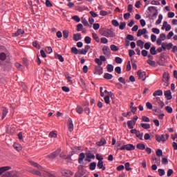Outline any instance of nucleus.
<instances>
[{
    "instance_id": "obj_48",
    "label": "nucleus",
    "mask_w": 177,
    "mask_h": 177,
    "mask_svg": "<svg viewBox=\"0 0 177 177\" xmlns=\"http://www.w3.org/2000/svg\"><path fill=\"white\" fill-rule=\"evenodd\" d=\"M95 158H96V160H97L98 161H103V156L99 153L96 154Z\"/></svg>"
},
{
    "instance_id": "obj_53",
    "label": "nucleus",
    "mask_w": 177,
    "mask_h": 177,
    "mask_svg": "<svg viewBox=\"0 0 177 177\" xmlns=\"http://www.w3.org/2000/svg\"><path fill=\"white\" fill-rule=\"evenodd\" d=\"M50 138H57V134L55 131H50L49 133Z\"/></svg>"
},
{
    "instance_id": "obj_4",
    "label": "nucleus",
    "mask_w": 177,
    "mask_h": 177,
    "mask_svg": "<svg viewBox=\"0 0 177 177\" xmlns=\"http://www.w3.org/2000/svg\"><path fill=\"white\" fill-rule=\"evenodd\" d=\"M172 46H174V44L172 43H167V42H163L162 44V48L163 50H165L167 49V50H171L172 49Z\"/></svg>"
},
{
    "instance_id": "obj_62",
    "label": "nucleus",
    "mask_w": 177,
    "mask_h": 177,
    "mask_svg": "<svg viewBox=\"0 0 177 177\" xmlns=\"http://www.w3.org/2000/svg\"><path fill=\"white\" fill-rule=\"evenodd\" d=\"M152 32H153L154 34H160V29L156 28H153Z\"/></svg>"
},
{
    "instance_id": "obj_3",
    "label": "nucleus",
    "mask_w": 177,
    "mask_h": 177,
    "mask_svg": "<svg viewBox=\"0 0 177 177\" xmlns=\"http://www.w3.org/2000/svg\"><path fill=\"white\" fill-rule=\"evenodd\" d=\"M102 35L104 37H111V38H113L114 37V32H113V30H110V29H107L103 31L102 32Z\"/></svg>"
},
{
    "instance_id": "obj_37",
    "label": "nucleus",
    "mask_w": 177,
    "mask_h": 177,
    "mask_svg": "<svg viewBox=\"0 0 177 177\" xmlns=\"http://www.w3.org/2000/svg\"><path fill=\"white\" fill-rule=\"evenodd\" d=\"M151 55H157V50H156V46H152L150 48Z\"/></svg>"
},
{
    "instance_id": "obj_27",
    "label": "nucleus",
    "mask_w": 177,
    "mask_h": 177,
    "mask_svg": "<svg viewBox=\"0 0 177 177\" xmlns=\"http://www.w3.org/2000/svg\"><path fill=\"white\" fill-rule=\"evenodd\" d=\"M106 68L109 73H113V71H114V66L111 64H108Z\"/></svg>"
},
{
    "instance_id": "obj_24",
    "label": "nucleus",
    "mask_w": 177,
    "mask_h": 177,
    "mask_svg": "<svg viewBox=\"0 0 177 177\" xmlns=\"http://www.w3.org/2000/svg\"><path fill=\"white\" fill-rule=\"evenodd\" d=\"M137 149L139 150H145L146 149V145L143 143H140L136 145Z\"/></svg>"
},
{
    "instance_id": "obj_35",
    "label": "nucleus",
    "mask_w": 177,
    "mask_h": 177,
    "mask_svg": "<svg viewBox=\"0 0 177 177\" xmlns=\"http://www.w3.org/2000/svg\"><path fill=\"white\" fill-rule=\"evenodd\" d=\"M92 36L95 39V41H96V42H100V38H99V36H97V34L92 33Z\"/></svg>"
},
{
    "instance_id": "obj_34",
    "label": "nucleus",
    "mask_w": 177,
    "mask_h": 177,
    "mask_svg": "<svg viewBox=\"0 0 177 177\" xmlns=\"http://www.w3.org/2000/svg\"><path fill=\"white\" fill-rule=\"evenodd\" d=\"M141 127L144 128V129H150V124L148 123H142Z\"/></svg>"
},
{
    "instance_id": "obj_56",
    "label": "nucleus",
    "mask_w": 177,
    "mask_h": 177,
    "mask_svg": "<svg viewBox=\"0 0 177 177\" xmlns=\"http://www.w3.org/2000/svg\"><path fill=\"white\" fill-rule=\"evenodd\" d=\"M101 44H107L109 42V40L106 37H102L100 39Z\"/></svg>"
},
{
    "instance_id": "obj_60",
    "label": "nucleus",
    "mask_w": 177,
    "mask_h": 177,
    "mask_svg": "<svg viewBox=\"0 0 177 177\" xmlns=\"http://www.w3.org/2000/svg\"><path fill=\"white\" fill-rule=\"evenodd\" d=\"M126 171H131V167L129 162H126L124 165Z\"/></svg>"
},
{
    "instance_id": "obj_22",
    "label": "nucleus",
    "mask_w": 177,
    "mask_h": 177,
    "mask_svg": "<svg viewBox=\"0 0 177 177\" xmlns=\"http://www.w3.org/2000/svg\"><path fill=\"white\" fill-rule=\"evenodd\" d=\"M165 58L162 57V56H161V57L160 58L159 61L158 62V64L159 66H165Z\"/></svg>"
},
{
    "instance_id": "obj_63",
    "label": "nucleus",
    "mask_w": 177,
    "mask_h": 177,
    "mask_svg": "<svg viewBox=\"0 0 177 177\" xmlns=\"http://www.w3.org/2000/svg\"><path fill=\"white\" fill-rule=\"evenodd\" d=\"M82 28H84V26L81 24H77V31H82Z\"/></svg>"
},
{
    "instance_id": "obj_26",
    "label": "nucleus",
    "mask_w": 177,
    "mask_h": 177,
    "mask_svg": "<svg viewBox=\"0 0 177 177\" xmlns=\"http://www.w3.org/2000/svg\"><path fill=\"white\" fill-rule=\"evenodd\" d=\"M148 10L149 12H151V10H156V12L154 13V16H157V15H158V10L154 6L149 7Z\"/></svg>"
},
{
    "instance_id": "obj_31",
    "label": "nucleus",
    "mask_w": 177,
    "mask_h": 177,
    "mask_svg": "<svg viewBox=\"0 0 177 177\" xmlns=\"http://www.w3.org/2000/svg\"><path fill=\"white\" fill-rule=\"evenodd\" d=\"M76 111L78 114H82L84 113V109L81 106H77L76 108Z\"/></svg>"
},
{
    "instance_id": "obj_14",
    "label": "nucleus",
    "mask_w": 177,
    "mask_h": 177,
    "mask_svg": "<svg viewBox=\"0 0 177 177\" xmlns=\"http://www.w3.org/2000/svg\"><path fill=\"white\" fill-rule=\"evenodd\" d=\"M106 143H107V141H106V139H104V138H102L100 141L96 142V145L97 146L100 147V146H104Z\"/></svg>"
},
{
    "instance_id": "obj_47",
    "label": "nucleus",
    "mask_w": 177,
    "mask_h": 177,
    "mask_svg": "<svg viewBox=\"0 0 177 177\" xmlns=\"http://www.w3.org/2000/svg\"><path fill=\"white\" fill-rule=\"evenodd\" d=\"M125 26H127V23H125V22H120V24L119 26L120 30H124V28H125Z\"/></svg>"
},
{
    "instance_id": "obj_50",
    "label": "nucleus",
    "mask_w": 177,
    "mask_h": 177,
    "mask_svg": "<svg viewBox=\"0 0 177 177\" xmlns=\"http://www.w3.org/2000/svg\"><path fill=\"white\" fill-rule=\"evenodd\" d=\"M144 47L147 50L150 49V48H151V43H149V42L145 43Z\"/></svg>"
},
{
    "instance_id": "obj_13",
    "label": "nucleus",
    "mask_w": 177,
    "mask_h": 177,
    "mask_svg": "<svg viewBox=\"0 0 177 177\" xmlns=\"http://www.w3.org/2000/svg\"><path fill=\"white\" fill-rule=\"evenodd\" d=\"M147 32V30L146 28L140 29L138 31L137 37H142V35H145Z\"/></svg>"
},
{
    "instance_id": "obj_12",
    "label": "nucleus",
    "mask_w": 177,
    "mask_h": 177,
    "mask_svg": "<svg viewBox=\"0 0 177 177\" xmlns=\"http://www.w3.org/2000/svg\"><path fill=\"white\" fill-rule=\"evenodd\" d=\"M165 96L167 100H171V99H172V93H171V90L165 91Z\"/></svg>"
},
{
    "instance_id": "obj_46",
    "label": "nucleus",
    "mask_w": 177,
    "mask_h": 177,
    "mask_svg": "<svg viewBox=\"0 0 177 177\" xmlns=\"http://www.w3.org/2000/svg\"><path fill=\"white\" fill-rule=\"evenodd\" d=\"M86 156L87 157V158H92L93 160H94L95 158V155L91 153H86Z\"/></svg>"
},
{
    "instance_id": "obj_32",
    "label": "nucleus",
    "mask_w": 177,
    "mask_h": 177,
    "mask_svg": "<svg viewBox=\"0 0 177 177\" xmlns=\"http://www.w3.org/2000/svg\"><path fill=\"white\" fill-rule=\"evenodd\" d=\"M145 44V42L142 41L141 39L137 41V46H139L141 49H143V45Z\"/></svg>"
},
{
    "instance_id": "obj_11",
    "label": "nucleus",
    "mask_w": 177,
    "mask_h": 177,
    "mask_svg": "<svg viewBox=\"0 0 177 177\" xmlns=\"http://www.w3.org/2000/svg\"><path fill=\"white\" fill-rule=\"evenodd\" d=\"M136 124V121L135 120H129L127 121V127L129 129H133V127Z\"/></svg>"
},
{
    "instance_id": "obj_16",
    "label": "nucleus",
    "mask_w": 177,
    "mask_h": 177,
    "mask_svg": "<svg viewBox=\"0 0 177 177\" xmlns=\"http://www.w3.org/2000/svg\"><path fill=\"white\" fill-rule=\"evenodd\" d=\"M97 167V168H99V169H102V171H106V167L103 165V160L98 161Z\"/></svg>"
},
{
    "instance_id": "obj_1",
    "label": "nucleus",
    "mask_w": 177,
    "mask_h": 177,
    "mask_svg": "<svg viewBox=\"0 0 177 177\" xmlns=\"http://www.w3.org/2000/svg\"><path fill=\"white\" fill-rule=\"evenodd\" d=\"M168 138H169V136L168 135H165V134H162L161 136L156 134V139L157 140V142H167V140H168Z\"/></svg>"
},
{
    "instance_id": "obj_44",
    "label": "nucleus",
    "mask_w": 177,
    "mask_h": 177,
    "mask_svg": "<svg viewBox=\"0 0 177 177\" xmlns=\"http://www.w3.org/2000/svg\"><path fill=\"white\" fill-rule=\"evenodd\" d=\"M111 50L113 52H117V50H118V47H117V46H115L114 44H112V45H111Z\"/></svg>"
},
{
    "instance_id": "obj_64",
    "label": "nucleus",
    "mask_w": 177,
    "mask_h": 177,
    "mask_svg": "<svg viewBox=\"0 0 177 177\" xmlns=\"http://www.w3.org/2000/svg\"><path fill=\"white\" fill-rule=\"evenodd\" d=\"M115 73H117L118 74H121V67L117 66V67L115 68Z\"/></svg>"
},
{
    "instance_id": "obj_45",
    "label": "nucleus",
    "mask_w": 177,
    "mask_h": 177,
    "mask_svg": "<svg viewBox=\"0 0 177 177\" xmlns=\"http://www.w3.org/2000/svg\"><path fill=\"white\" fill-rule=\"evenodd\" d=\"M72 19L73 20H75V21H77V23H80L81 21V19L77 15L72 17Z\"/></svg>"
},
{
    "instance_id": "obj_59",
    "label": "nucleus",
    "mask_w": 177,
    "mask_h": 177,
    "mask_svg": "<svg viewBox=\"0 0 177 177\" xmlns=\"http://www.w3.org/2000/svg\"><path fill=\"white\" fill-rule=\"evenodd\" d=\"M165 110H166V111H167V113H169V114L172 113V111H173L172 107L167 106L165 107Z\"/></svg>"
},
{
    "instance_id": "obj_19",
    "label": "nucleus",
    "mask_w": 177,
    "mask_h": 177,
    "mask_svg": "<svg viewBox=\"0 0 177 177\" xmlns=\"http://www.w3.org/2000/svg\"><path fill=\"white\" fill-rule=\"evenodd\" d=\"M84 158H85V153H80L79 158H78L79 164H82V162L84 161Z\"/></svg>"
},
{
    "instance_id": "obj_18",
    "label": "nucleus",
    "mask_w": 177,
    "mask_h": 177,
    "mask_svg": "<svg viewBox=\"0 0 177 177\" xmlns=\"http://www.w3.org/2000/svg\"><path fill=\"white\" fill-rule=\"evenodd\" d=\"M8 56V53H4L3 51H1L0 53V60L2 62H4V60H6V57Z\"/></svg>"
},
{
    "instance_id": "obj_2",
    "label": "nucleus",
    "mask_w": 177,
    "mask_h": 177,
    "mask_svg": "<svg viewBox=\"0 0 177 177\" xmlns=\"http://www.w3.org/2000/svg\"><path fill=\"white\" fill-rule=\"evenodd\" d=\"M136 147L132 144H127L122 146L119 148V150H127V151H131L132 150H135Z\"/></svg>"
},
{
    "instance_id": "obj_5",
    "label": "nucleus",
    "mask_w": 177,
    "mask_h": 177,
    "mask_svg": "<svg viewBox=\"0 0 177 177\" xmlns=\"http://www.w3.org/2000/svg\"><path fill=\"white\" fill-rule=\"evenodd\" d=\"M60 149H57L56 151H55L54 152L51 153L50 154L48 155V158H56V157H57V156H59V154H60Z\"/></svg>"
},
{
    "instance_id": "obj_42",
    "label": "nucleus",
    "mask_w": 177,
    "mask_h": 177,
    "mask_svg": "<svg viewBox=\"0 0 177 177\" xmlns=\"http://www.w3.org/2000/svg\"><path fill=\"white\" fill-rule=\"evenodd\" d=\"M32 46L34 48H36L37 49H41V46H39V44H38V41H33Z\"/></svg>"
},
{
    "instance_id": "obj_61",
    "label": "nucleus",
    "mask_w": 177,
    "mask_h": 177,
    "mask_svg": "<svg viewBox=\"0 0 177 177\" xmlns=\"http://www.w3.org/2000/svg\"><path fill=\"white\" fill-rule=\"evenodd\" d=\"M66 78L68 80V82L70 84H73V80H71V77L68 74L65 75Z\"/></svg>"
},
{
    "instance_id": "obj_41",
    "label": "nucleus",
    "mask_w": 177,
    "mask_h": 177,
    "mask_svg": "<svg viewBox=\"0 0 177 177\" xmlns=\"http://www.w3.org/2000/svg\"><path fill=\"white\" fill-rule=\"evenodd\" d=\"M162 21V15L160 14L158 15V19L156 21V24H161Z\"/></svg>"
},
{
    "instance_id": "obj_49",
    "label": "nucleus",
    "mask_w": 177,
    "mask_h": 177,
    "mask_svg": "<svg viewBox=\"0 0 177 177\" xmlns=\"http://www.w3.org/2000/svg\"><path fill=\"white\" fill-rule=\"evenodd\" d=\"M56 58L58 59L59 62H64V58H63V56H62V55L57 54Z\"/></svg>"
},
{
    "instance_id": "obj_20",
    "label": "nucleus",
    "mask_w": 177,
    "mask_h": 177,
    "mask_svg": "<svg viewBox=\"0 0 177 177\" xmlns=\"http://www.w3.org/2000/svg\"><path fill=\"white\" fill-rule=\"evenodd\" d=\"M80 39H82V37L81 36V34L77 33L73 35V40L74 41H80Z\"/></svg>"
},
{
    "instance_id": "obj_17",
    "label": "nucleus",
    "mask_w": 177,
    "mask_h": 177,
    "mask_svg": "<svg viewBox=\"0 0 177 177\" xmlns=\"http://www.w3.org/2000/svg\"><path fill=\"white\" fill-rule=\"evenodd\" d=\"M24 34V30L23 29H18L17 31L13 33L14 37H19V35H23Z\"/></svg>"
},
{
    "instance_id": "obj_30",
    "label": "nucleus",
    "mask_w": 177,
    "mask_h": 177,
    "mask_svg": "<svg viewBox=\"0 0 177 177\" xmlns=\"http://www.w3.org/2000/svg\"><path fill=\"white\" fill-rule=\"evenodd\" d=\"M2 177H19L17 175L11 174L10 172L6 173L5 174L2 175Z\"/></svg>"
},
{
    "instance_id": "obj_43",
    "label": "nucleus",
    "mask_w": 177,
    "mask_h": 177,
    "mask_svg": "<svg viewBox=\"0 0 177 177\" xmlns=\"http://www.w3.org/2000/svg\"><path fill=\"white\" fill-rule=\"evenodd\" d=\"M82 23L84 26H89V24L88 23V21L86 19L82 17Z\"/></svg>"
},
{
    "instance_id": "obj_36",
    "label": "nucleus",
    "mask_w": 177,
    "mask_h": 177,
    "mask_svg": "<svg viewBox=\"0 0 177 177\" xmlns=\"http://www.w3.org/2000/svg\"><path fill=\"white\" fill-rule=\"evenodd\" d=\"M82 176H84V174L82 173V170L77 171L75 174V177H82Z\"/></svg>"
},
{
    "instance_id": "obj_7",
    "label": "nucleus",
    "mask_w": 177,
    "mask_h": 177,
    "mask_svg": "<svg viewBox=\"0 0 177 177\" xmlns=\"http://www.w3.org/2000/svg\"><path fill=\"white\" fill-rule=\"evenodd\" d=\"M68 129L69 132L74 131V124H73V120L71 118L68 120Z\"/></svg>"
},
{
    "instance_id": "obj_39",
    "label": "nucleus",
    "mask_w": 177,
    "mask_h": 177,
    "mask_svg": "<svg viewBox=\"0 0 177 177\" xmlns=\"http://www.w3.org/2000/svg\"><path fill=\"white\" fill-rule=\"evenodd\" d=\"M158 172L159 174V176H164V175H165V170L162 169H159Z\"/></svg>"
},
{
    "instance_id": "obj_29",
    "label": "nucleus",
    "mask_w": 177,
    "mask_h": 177,
    "mask_svg": "<svg viewBox=\"0 0 177 177\" xmlns=\"http://www.w3.org/2000/svg\"><path fill=\"white\" fill-rule=\"evenodd\" d=\"M104 78L105 80H111L113 78V75H111L109 73H104Z\"/></svg>"
},
{
    "instance_id": "obj_38",
    "label": "nucleus",
    "mask_w": 177,
    "mask_h": 177,
    "mask_svg": "<svg viewBox=\"0 0 177 177\" xmlns=\"http://www.w3.org/2000/svg\"><path fill=\"white\" fill-rule=\"evenodd\" d=\"M84 42L88 44H91V42H92V39L89 36H86L84 38Z\"/></svg>"
},
{
    "instance_id": "obj_21",
    "label": "nucleus",
    "mask_w": 177,
    "mask_h": 177,
    "mask_svg": "<svg viewBox=\"0 0 177 177\" xmlns=\"http://www.w3.org/2000/svg\"><path fill=\"white\" fill-rule=\"evenodd\" d=\"M163 81H165L166 82H168L169 81V73L165 72L163 73Z\"/></svg>"
},
{
    "instance_id": "obj_8",
    "label": "nucleus",
    "mask_w": 177,
    "mask_h": 177,
    "mask_svg": "<svg viewBox=\"0 0 177 177\" xmlns=\"http://www.w3.org/2000/svg\"><path fill=\"white\" fill-rule=\"evenodd\" d=\"M102 52L105 56H110V55L111 54V52L110 51V48H109V46H104L103 47Z\"/></svg>"
},
{
    "instance_id": "obj_15",
    "label": "nucleus",
    "mask_w": 177,
    "mask_h": 177,
    "mask_svg": "<svg viewBox=\"0 0 177 177\" xmlns=\"http://www.w3.org/2000/svg\"><path fill=\"white\" fill-rule=\"evenodd\" d=\"M10 169H11V167L9 166L0 167V176L2 175L3 172H6V171H9Z\"/></svg>"
},
{
    "instance_id": "obj_25",
    "label": "nucleus",
    "mask_w": 177,
    "mask_h": 177,
    "mask_svg": "<svg viewBox=\"0 0 177 177\" xmlns=\"http://www.w3.org/2000/svg\"><path fill=\"white\" fill-rule=\"evenodd\" d=\"M153 96H162V90H157L153 93Z\"/></svg>"
},
{
    "instance_id": "obj_10",
    "label": "nucleus",
    "mask_w": 177,
    "mask_h": 177,
    "mask_svg": "<svg viewBox=\"0 0 177 177\" xmlns=\"http://www.w3.org/2000/svg\"><path fill=\"white\" fill-rule=\"evenodd\" d=\"M29 162L33 167H35L36 168H37V169H39V171H44V168H42V166L39 165L38 163H37L32 160H29Z\"/></svg>"
},
{
    "instance_id": "obj_55",
    "label": "nucleus",
    "mask_w": 177,
    "mask_h": 177,
    "mask_svg": "<svg viewBox=\"0 0 177 177\" xmlns=\"http://www.w3.org/2000/svg\"><path fill=\"white\" fill-rule=\"evenodd\" d=\"M95 62L97 64H98L99 66H102V64H103V62H102V60H100V59L99 58H95Z\"/></svg>"
},
{
    "instance_id": "obj_40",
    "label": "nucleus",
    "mask_w": 177,
    "mask_h": 177,
    "mask_svg": "<svg viewBox=\"0 0 177 177\" xmlns=\"http://www.w3.org/2000/svg\"><path fill=\"white\" fill-rule=\"evenodd\" d=\"M68 35H70V32H68V30H64L63 31V37L65 39L68 38Z\"/></svg>"
},
{
    "instance_id": "obj_58",
    "label": "nucleus",
    "mask_w": 177,
    "mask_h": 177,
    "mask_svg": "<svg viewBox=\"0 0 177 177\" xmlns=\"http://www.w3.org/2000/svg\"><path fill=\"white\" fill-rule=\"evenodd\" d=\"M126 39H127V41H133L134 39L133 35H127Z\"/></svg>"
},
{
    "instance_id": "obj_33",
    "label": "nucleus",
    "mask_w": 177,
    "mask_h": 177,
    "mask_svg": "<svg viewBox=\"0 0 177 177\" xmlns=\"http://www.w3.org/2000/svg\"><path fill=\"white\" fill-rule=\"evenodd\" d=\"M8 111H9L8 110V109H6V108H3L2 120H3V118H5V117H6V115L8 114Z\"/></svg>"
},
{
    "instance_id": "obj_9",
    "label": "nucleus",
    "mask_w": 177,
    "mask_h": 177,
    "mask_svg": "<svg viewBox=\"0 0 177 177\" xmlns=\"http://www.w3.org/2000/svg\"><path fill=\"white\" fill-rule=\"evenodd\" d=\"M61 174H62L64 176H67V175H71V176H73L74 175V172L66 169H62Z\"/></svg>"
},
{
    "instance_id": "obj_28",
    "label": "nucleus",
    "mask_w": 177,
    "mask_h": 177,
    "mask_svg": "<svg viewBox=\"0 0 177 177\" xmlns=\"http://www.w3.org/2000/svg\"><path fill=\"white\" fill-rule=\"evenodd\" d=\"M71 53H74V55H80V50H78L77 47H73L71 48Z\"/></svg>"
},
{
    "instance_id": "obj_23",
    "label": "nucleus",
    "mask_w": 177,
    "mask_h": 177,
    "mask_svg": "<svg viewBox=\"0 0 177 177\" xmlns=\"http://www.w3.org/2000/svg\"><path fill=\"white\" fill-rule=\"evenodd\" d=\"M96 165H97L96 162H91L89 165V169H91V171H95V169H96Z\"/></svg>"
},
{
    "instance_id": "obj_6",
    "label": "nucleus",
    "mask_w": 177,
    "mask_h": 177,
    "mask_svg": "<svg viewBox=\"0 0 177 177\" xmlns=\"http://www.w3.org/2000/svg\"><path fill=\"white\" fill-rule=\"evenodd\" d=\"M137 75L139 77V80H141L142 81H145L146 80V72L138 71Z\"/></svg>"
},
{
    "instance_id": "obj_51",
    "label": "nucleus",
    "mask_w": 177,
    "mask_h": 177,
    "mask_svg": "<svg viewBox=\"0 0 177 177\" xmlns=\"http://www.w3.org/2000/svg\"><path fill=\"white\" fill-rule=\"evenodd\" d=\"M45 51L46 52V53L48 54H50L52 53V52H53V50H52V47H46Z\"/></svg>"
},
{
    "instance_id": "obj_54",
    "label": "nucleus",
    "mask_w": 177,
    "mask_h": 177,
    "mask_svg": "<svg viewBox=\"0 0 177 177\" xmlns=\"http://www.w3.org/2000/svg\"><path fill=\"white\" fill-rule=\"evenodd\" d=\"M115 62L118 63V64H121V63H122V59H121L119 57H116L115 58Z\"/></svg>"
},
{
    "instance_id": "obj_52",
    "label": "nucleus",
    "mask_w": 177,
    "mask_h": 177,
    "mask_svg": "<svg viewBox=\"0 0 177 177\" xmlns=\"http://www.w3.org/2000/svg\"><path fill=\"white\" fill-rule=\"evenodd\" d=\"M112 24L114 27H118V26H120V23H118V21L115 19L112 20Z\"/></svg>"
},
{
    "instance_id": "obj_57",
    "label": "nucleus",
    "mask_w": 177,
    "mask_h": 177,
    "mask_svg": "<svg viewBox=\"0 0 177 177\" xmlns=\"http://www.w3.org/2000/svg\"><path fill=\"white\" fill-rule=\"evenodd\" d=\"M146 106L147 109H148L149 110H153V105L151 104V103L148 102L146 103Z\"/></svg>"
}]
</instances>
